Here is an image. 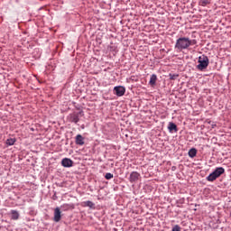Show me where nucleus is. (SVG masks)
<instances>
[{"mask_svg":"<svg viewBox=\"0 0 231 231\" xmlns=\"http://www.w3.org/2000/svg\"><path fill=\"white\" fill-rule=\"evenodd\" d=\"M199 6H207L210 5V0H199Z\"/></svg>","mask_w":231,"mask_h":231,"instance_id":"2eb2a0df","label":"nucleus"},{"mask_svg":"<svg viewBox=\"0 0 231 231\" xmlns=\"http://www.w3.org/2000/svg\"><path fill=\"white\" fill-rule=\"evenodd\" d=\"M83 203H84V207H89V208H95V203H93L91 200H88Z\"/></svg>","mask_w":231,"mask_h":231,"instance_id":"4468645a","label":"nucleus"},{"mask_svg":"<svg viewBox=\"0 0 231 231\" xmlns=\"http://www.w3.org/2000/svg\"><path fill=\"white\" fill-rule=\"evenodd\" d=\"M61 165L66 168L73 167V161L69 158H64L61 161Z\"/></svg>","mask_w":231,"mask_h":231,"instance_id":"0eeeda50","label":"nucleus"},{"mask_svg":"<svg viewBox=\"0 0 231 231\" xmlns=\"http://www.w3.org/2000/svg\"><path fill=\"white\" fill-rule=\"evenodd\" d=\"M105 178H106V180H112L113 174H112V173H106V174L105 175Z\"/></svg>","mask_w":231,"mask_h":231,"instance_id":"6ab92c4d","label":"nucleus"},{"mask_svg":"<svg viewBox=\"0 0 231 231\" xmlns=\"http://www.w3.org/2000/svg\"><path fill=\"white\" fill-rule=\"evenodd\" d=\"M172 231H181V227L179 225L173 226Z\"/></svg>","mask_w":231,"mask_h":231,"instance_id":"a211bd4d","label":"nucleus"},{"mask_svg":"<svg viewBox=\"0 0 231 231\" xmlns=\"http://www.w3.org/2000/svg\"><path fill=\"white\" fill-rule=\"evenodd\" d=\"M114 91L117 97H124V95H125V88L122 86L115 87Z\"/></svg>","mask_w":231,"mask_h":231,"instance_id":"423d86ee","label":"nucleus"},{"mask_svg":"<svg viewBox=\"0 0 231 231\" xmlns=\"http://www.w3.org/2000/svg\"><path fill=\"white\" fill-rule=\"evenodd\" d=\"M156 80H158V76H156V74H152L149 81V84L150 86H152V88H154V86H156Z\"/></svg>","mask_w":231,"mask_h":231,"instance_id":"1a4fd4ad","label":"nucleus"},{"mask_svg":"<svg viewBox=\"0 0 231 231\" xmlns=\"http://www.w3.org/2000/svg\"><path fill=\"white\" fill-rule=\"evenodd\" d=\"M222 174H225V168L218 167L207 177V180L208 181H216Z\"/></svg>","mask_w":231,"mask_h":231,"instance_id":"7ed1b4c3","label":"nucleus"},{"mask_svg":"<svg viewBox=\"0 0 231 231\" xmlns=\"http://www.w3.org/2000/svg\"><path fill=\"white\" fill-rule=\"evenodd\" d=\"M170 80H176L178 79V77H180L179 74H170Z\"/></svg>","mask_w":231,"mask_h":231,"instance_id":"f3484780","label":"nucleus"},{"mask_svg":"<svg viewBox=\"0 0 231 231\" xmlns=\"http://www.w3.org/2000/svg\"><path fill=\"white\" fill-rule=\"evenodd\" d=\"M61 208H64V210H68V208H69V205L64 204L61 206Z\"/></svg>","mask_w":231,"mask_h":231,"instance_id":"aec40b11","label":"nucleus"},{"mask_svg":"<svg viewBox=\"0 0 231 231\" xmlns=\"http://www.w3.org/2000/svg\"><path fill=\"white\" fill-rule=\"evenodd\" d=\"M14 143H15V139L10 138V139L6 140V144L7 145H14Z\"/></svg>","mask_w":231,"mask_h":231,"instance_id":"dca6fc26","label":"nucleus"},{"mask_svg":"<svg viewBox=\"0 0 231 231\" xmlns=\"http://www.w3.org/2000/svg\"><path fill=\"white\" fill-rule=\"evenodd\" d=\"M140 178H142V176L140 175V173L138 171H133L130 174L129 181H130V183H136V181H138V180H140Z\"/></svg>","mask_w":231,"mask_h":231,"instance_id":"39448f33","label":"nucleus"},{"mask_svg":"<svg viewBox=\"0 0 231 231\" xmlns=\"http://www.w3.org/2000/svg\"><path fill=\"white\" fill-rule=\"evenodd\" d=\"M80 115H82V112H74L72 114H69L68 116L69 121L74 123V124H79L80 122Z\"/></svg>","mask_w":231,"mask_h":231,"instance_id":"20e7f679","label":"nucleus"},{"mask_svg":"<svg viewBox=\"0 0 231 231\" xmlns=\"http://www.w3.org/2000/svg\"><path fill=\"white\" fill-rule=\"evenodd\" d=\"M11 219L14 221H17V219H19V212L17 210H11Z\"/></svg>","mask_w":231,"mask_h":231,"instance_id":"9b49d317","label":"nucleus"},{"mask_svg":"<svg viewBox=\"0 0 231 231\" xmlns=\"http://www.w3.org/2000/svg\"><path fill=\"white\" fill-rule=\"evenodd\" d=\"M76 145H84V138L82 135L78 134L76 136Z\"/></svg>","mask_w":231,"mask_h":231,"instance_id":"f8f14e48","label":"nucleus"},{"mask_svg":"<svg viewBox=\"0 0 231 231\" xmlns=\"http://www.w3.org/2000/svg\"><path fill=\"white\" fill-rule=\"evenodd\" d=\"M198 44L196 40H190L189 37H180L177 39L175 43V50L177 51H183V50H189L190 46Z\"/></svg>","mask_w":231,"mask_h":231,"instance_id":"f257e3e1","label":"nucleus"},{"mask_svg":"<svg viewBox=\"0 0 231 231\" xmlns=\"http://www.w3.org/2000/svg\"><path fill=\"white\" fill-rule=\"evenodd\" d=\"M168 129L170 131V133H172V131H175V133H178V126L176 125V124L170 122L168 125Z\"/></svg>","mask_w":231,"mask_h":231,"instance_id":"9d476101","label":"nucleus"},{"mask_svg":"<svg viewBox=\"0 0 231 231\" xmlns=\"http://www.w3.org/2000/svg\"><path fill=\"white\" fill-rule=\"evenodd\" d=\"M209 60L208 57L206 55H201L199 57V65H197V69H199V71H203L208 68Z\"/></svg>","mask_w":231,"mask_h":231,"instance_id":"f03ea898","label":"nucleus"},{"mask_svg":"<svg viewBox=\"0 0 231 231\" xmlns=\"http://www.w3.org/2000/svg\"><path fill=\"white\" fill-rule=\"evenodd\" d=\"M189 158H196V154H198V150L196 148H191L188 152Z\"/></svg>","mask_w":231,"mask_h":231,"instance_id":"ddd939ff","label":"nucleus"},{"mask_svg":"<svg viewBox=\"0 0 231 231\" xmlns=\"http://www.w3.org/2000/svg\"><path fill=\"white\" fill-rule=\"evenodd\" d=\"M62 216L60 215V208H56L54 209V221L55 223H59V221H60Z\"/></svg>","mask_w":231,"mask_h":231,"instance_id":"6e6552de","label":"nucleus"}]
</instances>
